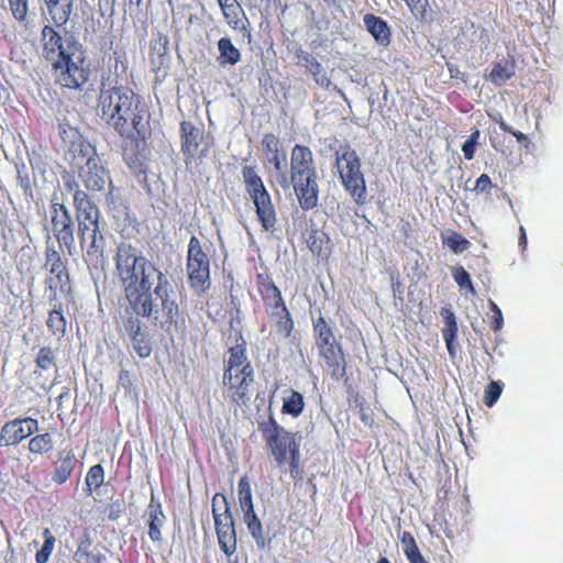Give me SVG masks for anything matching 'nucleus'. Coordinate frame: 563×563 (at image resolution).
Segmentation results:
<instances>
[{
    "instance_id": "obj_43",
    "label": "nucleus",
    "mask_w": 563,
    "mask_h": 563,
    "mask_svg": "<svg viewBox=\"0 0 563 563\" xmlns=\"http://www.w3.org/2000/svg\"><path fill=\"white\" fill-rule=\"evenodd\" d=\"M16 180L20 188L23 190V194L26 198L33 197L31 179L29 177V173L26 170L25 165H21L16 167Z\"/></svg>"
},
{
    "instance_id": "obj_7",
    "label": "nucleus",
    "mask_w": 563,
    "mask_h": 563,
    "mask_svg": "<svg viewBox=\"0 0 563 563\" xmlns=\"http://www.w3.org/2000/svg\"><path fill=\"white\" fill-rule=\"evenodd\" d=\"M80 244L82 246L84 254L82 258L87 265L90 276L95 279L99 276L100 272L104 271L106 257L104 251V238L101 233V228L93 225L86 230L79 231Z\"/></svg>"
},
{
    "instance_id": "obj_28",
    "label": "nucleus",
    "mask_w": 563,
    "mask_h": 563,
    "mask_svg": "<svg viewBox=\"0 0 563 563\" xmlns=\"http://www.w3.org/2000/svg\"><path fill=\"white\" fill-rule=\"evenodd\" d=\"M212 515L214 526H227L230 521H234L228 501L221 494H216L212 498Z\"/></svg>"
},
{
    "instance_id": "obj_8",
    "label": "nucleus",
    "mask_w": 563,
    "mask_h": 563,
    "mask_svg": "<svg viewBox=\"0 0 563 563\" xmlns=\"http://www.w3.org/2000/svg\"><path fill=\"white\" fill-rule=\"evenodd\" d=\"M263 432L278 465H282L286 461L287 451H292L294 442L297 444V449L300 448L302 435L299 432H288L283 427L278 426L273 418H269Z\"/></svg>"
},
{
    "instance_id": "obj_24",
    "label": "nucleus",
    "mask_w": 563,
    "mask_h": 563,
    "mask_svg": "<svg viewBox=\"0 0 563 563\" xmlns=\"http://www.w3.org/2000/svg\"><path fill=\"white\" fill-rule=\"evenodd\" d=\"M181 137H183V152L187 156H195L199 142L202 139V131L196 128L190 122H183L180 125Z\"/></svg>"
},
{
    "instance_id": "obj_18",
    "label": "nucleus",
    "mask_w": 563,
    "mask_h": 563,
    "mask_svg": "<svg viewBox=\"0 0 563 563\" xmlns=\"http://www.w3.org/2000/svg\"><path fill=\"white\" fill-rule=\"evenodd\" d=\"M37 420L33 418L15 419L7 422L1 430L0 444L2 442H4L5 445L18 444L37 431Z\"/></svg>"
},
{
    "instance_id": "obj_62",
    "label": "nucleus",
    "mask_w": 563,
    "mask_h": 563,
    "mask_svg": "<svg viewBox=\"0 0 563 563\" xmlns=\"http://www.w3.org/2000/svg\"><path fill=\"white\" fill-rule=\"evenodd\" d=\"M230 530H235L234 528V521H230L227 526H216V532L221 533L222 531L229 532Z\"/></svg>"
},
{
    "instance_id": "obj_32",
    "label": "nucleus",
    "mask_w": 563,
    "mask_h": 563,
    "mask_svg": "<svg viewBox=\"0 0 563 563\" xmlns=\"http://www.w3.org/2000/svg\"><path fill=\"white\" fill-rule=\"evenodd\" d=\"M307 244L312 253L321 255L323 247L330 243L328 234L319 230L316 225H312L307 233Z\"/></svg>"
},
{
    "instance_id": "obj_54",
    "label": "nucleus",
    "mask_w": 563,
    "mask_h": 563,
    "mask_svg": "<svg viewBox=\"0 0 563 563\" xmlns=\"http://www.w3.org/2000/svg\"><path fill=\"white\" fill-rule=\"evenodd\" d=\"M476 146L477 145L475 143H472L467 140L465 141V143L462 146V151H463L466 159H468V161L473 159Z\"/></svg>"
},
{
    "instance_id": "obj_25",
    "label": "nucleus",
    "mask_w": 563,
    "mask_h": 563,
    "mask_svg": "<svg viewBox=\"0 0 563 563\" xmlns=\"http://www.w3.org/2000/svg\"><path fill=\"white\" fill-rule=\"evenodd\" d=\"M148 537L152 541L158 542L162 539L161 527L165 522V516L159 503L155 504V498L152 496L148 506Z\"/></svg>"
},
{
    "instance_id": "obj_57",
    "label": "nucleus",
    "mask_w": 563,
    "mask_h": 563,
    "mask_svg": "<svg viewBox=\"0 0 563 563\" xmlns=\"http://www.w3.org/2000/svg\"><path fill=\"white\" fill-rule=\"evenodd\" d=\"M123 157H124V161L126 162V164L132 167V168H137L141 166V163H140V159L137 158V156H134V155H130L126 151H124L123 153Z\"/></svg>"
},
{
    "instance_id": "obj_37",
    "label": "nucleus",
    "mask_w": 563,
    "mask_h": 563,
    "mask_svg": "<svg viewBox=\"0 0 563 563\" xmlns=\"http://www.w3.org/2000/svg\"><path fill=\"white\" fill-rule=\"evenodd\" d=\"M44 543L35 554L36 563H46L54 550L56 539L48 529L43 531Z\"/></svg>"
},
{
    "instance_id": "obj_31",
    "label": "nucleus",
    "mask_w": 563,
    "mask_h": 563,
    "mask_svg": "<svg viewBox=\"0 0 563 563\" xmlns=\"http://www.w3.org/2000/svg\"><path fill=\"white\" fill-rule=\"evenodd\" d=\"M238 498L240 507L244 515L255 512L252 500V489L249 478L243 476L240 478L238 484Z\"/></svg>"
},
{
    "instance_id": "obj_38",
    "label": "nucleus",
    "mask_w": 563,
    "mask_h": 563,
    "mask_svg": "<svg viewBox=\"0 0 563 563\" xmlns=\"http://www.w3.org/2000/svg\"><path fill=\"white\" fill-rule=\"evenodd\" d=\"M217 537L220 549L227 556H231L236 551L235 530H230L229 532L222 531L221 533H217Z\"/></svg>"
},
{
    "instance_id": "obj_40",
    "label": "nucleus",
    "mask_w": 563,
    "mask_h": 563,
    "mask_svg": "<svg viewBox=\"0 0 563 563\" xmlns=\"http://www.w3.org/2000/svg\"><path fill=\"white\" fill-rule=\"evenodd\" d=\"M104 474L103 467L100 464H96L90 467L86 476V485L89 493L99 488L103 483Z\"/></svg>"
},
{
    "instance_id": "obj_11",
    "label": "nucleus",
    "mask_w": 563,
    "mask_h": 563,
    "mask_svg": "<svg viewBox=\"0 0 563 563\" xmlns=\"http://www.w3.org/2000/svg\"><path fill=\"white\" fill-rule=\"evenodd\" d=\"M51 209L53 233L62 247L70 250L75 242V227L70 212L64 203L58 202L55 198L52 200Z\"/></svg>"
},
{
    "instance_id": "obj_15",
    "label": "nucleus",
    "mask_w": 563,
    "mask_h": 563,
    "mask_svg": "<svg viewBox=\"0 0 563 563\" xmlns=\"http://www.w3.org/2000/svg\"><path fill=\"white\" fill-rule=\"evenodd\" d=\"M267 290L271 292L267 299L269 301L271 317L275 319V331L286 338L290 334L294 327L290 313L284 303L277 286L269 284Z\"/></svg>"
},
{
    "instance_id": "obj_19",
    "label": "nucleus",
    "mask_w": 563,
    "mask_h": 563,
    "mask_svg": "<svg viewBox=\"0 0 563 563\" xmlns=\"http://www.w3.org/2000/svg\"><path fill=\"white\" fill-rule=\"evenodd\" d=\"M328 373L336 380L345 375V360L341 345L335 342L318 349Z\"/></svg>"
},
{
    "instance_id": "obj_23",
    "label": "nucleus",
    "mask_w": 563,
    "mask_h": 563,
    "mask_svg": "<svg viewBox=\"0 0 563 563\" xmlns=\"http://www.w3.org/2000/svg\"><path fill=\"white\" fill-rule=\"evenodd\" d=\"M365 29L371 33L374 40L383 46L390 43V29L385 20L372 13H367L363 18Z\"/></svg>"
},
{
    "instance_id": "obj_16",
    "label": "nucleus",
    "mask_w": 563,
    "mask_h": 563,
    "mask_svg": "<svg viewBox=\"0 0 563 563\" xmlns=\"http://www.w3.org/2000/svg\"><path fill=\"white\" fill-rule=\"evenodd\" d=\"M79 178L85 187L91 191H104L107 187L111 186L109 173L102 165L100 157L87 161L79 169Z\"/></svg>"
},
{
    "instance_id": "obj_41",
    "label": "nucleus",
    "mask_w": 563,
    "mask_h": 563,
    "mask_svg": "<svg viewBox=\"0 0 563 563\" xmlns=\"http://www.w3.org/2000/svg\"><path fill=\"white\" fill-rule=\"evenodd\" d=\"M504 384L500 380H493L485 389L484 402L487 407L492 408L499 399L503 391Z\"/></svg>"
},
{
    "instance_id": "obj_12",
    "label": "nucleus",
    "mask_w": 563,
    "mask_h": 563,
    "mask_svg": "<svg viewBox=\"0 0 563 563\" xmlns=\"http://www.w3.org/2000/svg\"><path fill=\"white\" fill-rule=\"evenodd\" d=\"M49 240L51 236L47 235L44 266L49 271L52 276L46 278V284L51 290L59 289L60 291H65V287L69 283L68 271L62 261L59 252Z\"/></svg>"
},
{
    "instance_id": "obj_48",
    "label": "nucleus",
    "mask_w": 563,
    "mask_h": 563,
    "mask_svg": "<svg viewBox=\"0 0 563 563\" xmlns=\"http://www.w3.org/2000/svg\"><path fill=\"white\" fill-rule=\"evenodd\" d=\"M27 1L29 0H9L12 14L15 19L22 21L27 13Z\"/></svg>"
},
{
    "instance_id": "obj_6",
    "label": "nucleus",
    "mask_w": 563,
    "mask_h": 563,
    "mask_svg": "<svg viewBox=\"0 0 563 563\" xmlns=\"http://www.w3.org/2000/svg\"><path fill=\"white\" fill-rule=\"evenodd\" d=\"M187 274L190 286L197 292L210 287V262L197 236H191L187 250Z\"/></svg>"
},
{
    "instance_id": "obj_36",
    "label": "nucleus",
    "mask_w": 563,
    "mask_h": 563,
    "mask_svg": "<svg viewBox=\"0 0 563 563\" xmlns=\"http://www.w3.org/2000/svg\"><path fill=\"white\" fill-rule=\"evenodd\" d=\"M441 316L444 318L445 327L442 331L444 341H455L457 335V323L454 312L450 308H442Z\"/></svg>"
},
{
    "instance_id": "obj_14",
    "label": "nucleus",
    "mask_w": 563,
    "mask_h": 563,
    "mask_svg": "<svg viewBox=\"0 0 563 563\" xmlns=\"http://www.w3.org/2000/svg\"><path fill=\"white\" fill-rule=\"evenodd\" d=\"M291 183L317 178L313 154L309 147L295 145L290 156Z\"/></svg>"
},
{
    "instance_id": "obj_52",
    "label": "nucleus",
    "mask_w": 563,
    "mask_h": 563,
    "mask_svg": "<svg viewBox=\"0 0 563 563\" xmlns=\"http://www.w3.org/2000/svg\"><path fill=\"white\" fill-rule=\"evenodd\" d=\"M218 3L221 7L224 16H229L230 11H234L239 8L236 0H218Z\"/></svg>"
},
{
    "instance_id": "obj_5",
    "label": "nucleus",
    "mask_w": 563,
    "mask_h": 563,
    "mask_svg": "<svg viewBox=\"0 0 563 563\" xmlns=\"http://www.w3.org/2000/svg\"><path fill=\"white\" fill-rule=\"evenodd\" d=\"M336 166L344 188L357 203H362L366 197V185L361 172V161L356 153L351 150H345L342 153L338 151Z\"/></svg>"
},
{
    "instance_id": "obj_9",
    "label": "nucleus",
    "mask_w": 563,
    "mask_h": 563,
    "mask_svg": "<svg viewBox=\"0 0 563 563\" xmlns=\"http://www.w3.org/2000/svg\"><path fill=\"white\" fill-rule=\"evenodd\" d=\"M230 356L227 362L229 372H234L235 378H240L236 386V396L239 400L244 402L249 386L254 382V371L251 363L247 361L246 351L243 344H236L230 350Z\"/></svg>"
},
{
    "instance_id": "obj_60",
    "label": "nucleus",
    "mask_w": 563,
    "mask_h": 563,
    "mask_svg": "<svg viewBox=\"0 0 563 563\" xmlns=\"http://www.w3.org/2000/svg\"><path fill=\"white\" fill-rule=\"evenodd\" d=\"M284 159H285V157L282 159L279 157L278 153H275L274 156L272 157L271 162L273 163L276 172L284 170V167H285V165L283 164Z\"/></svg>"
},
{
    "instance_id": "obj_53",
    "label": "nucleus",
    "mask_w": 563,
    "mask_h": 563,
    "mask_svg": "<svg viewBox=\"0 0 563 563\" xmlns=\"http://www.w3.org/2000/svg\"><path fill=\"white\" fill-rule=\"evenodd\" d=\"M277 143L278 142L273 134H267L263 139V146L265 147V150L273 152L274 154L278 153Z\"/></svg>"
},
{
    "instance_id": "obj_58",
    "label": "nucleus",
    "mask_w": 563,
    "mask_h": 563,
    "mask_svg": "<svg viewBox=\"0 0 563 563\" xmlns=\"http://www.w3.org/2000/svg\"><path fill=\"white\" fill-rule=\"evenodd\" d=\"M449 71L452 78L461 79L466 82V76L459 69V67L450 65Z\"/></svg>"
},
{
    "instance_id": "obj_47",
    "label": "nucleus",
    "mask_w": 563,
    "mask_h": 563,
    "mask_svg": "<svg viewBox=\"0 0 563 563\" xmlns=\"http://www.w3.org/2000/svg\"><path fill=\"white\" fill-rule=\"evenodd\" d=\"M416 18L424 19L428 11V0H405Z\"/></svg>"
},
{
    "instance_id": "obj_10",
    "label": "nucleus",
    "mask_w": 563,
    "mask_h": 563,
    "mask_svg": "<svg viewBox=\"0 0 563 563\" xmlns=\"http://www.w3.org/2000/svg\"><path fill=\"white\" fill-rule=\"evenodd\" d=\"M41 56L53 65L59 62L66 54L67 48L71 44H80L74 36L66 37L62 35L51 25H45L41 32Z\"/></svg>"
},
{
    "instance_id": "obj_51",
    "label": "nucleus",
    "mask_w": 563,
    "mask_h": 563,
    "mask_svg": "<svg viewBox=\"0 0 563 563\" xmlns=\"http://www.w3.org/2000/svg\"><path fill=\"white\" fill-rule=\"evenodd\" d=\"M240 378H235L234 372H229V368L225 367L224 374H223V384L225 386H229L230 388H234L236 390V386L240 382ZM234 396H236V391L234 393Z\"/></svg>"
},
{
    "instance_id": "obj_61",
    "label": "nucleus",
    "mask_w": 563,
    "mask_h": 563,
    "mask_svg": "<svg viewBox=\"0 0 563 563\" xmlns=\"http://www.w3.org/2000/svg\"><path fill=\"white\" fill-rule=\"evenodd\" d=\"M520 231V236H519V246L522 249V251L526 250L527 247V235H526V230L523 227H520L519 229Z\"/></svg>"
},
{
    "instance_id": "obj_45",
    "label": "nucleus",
    "mask_w": 563,
    "mask_h": 563,
    "mask_svg": "<svg viewBox=\"0 0 563 563\" xmlns=\"http://www.w3.org/2000/svg\"><path fill=\"white\" fill-rule=\"evenodd\" d=\"M51 435L48 433L34 437L30 443L29 449L33 453L46 452L51 449Z\"/></svg>"
},
{
    "instance_id": "obj_55",
    "label": "nucleus",
    "mask_w": 563,
    "mask_h": 563,
    "mask_svg": "<svg viewBox=\"0 0 563 563\" xmlns=\"http://www.w3.org/2000/svg\"><path fill=\"white\" fill-rule=\"evenodd\" d=\"M276 181L282 188L288 189L291 185V177L288 178L285 170L277 172Z\"/></svg>"
},
{
    "instance_id": "obj_42",
    "label": "nucleus",
    "mask_w": 563,
    "mask_h": 563,
    "mask_svg": "<svg viewBox=\"0 0 563 563\" xmlns=\"http://www.w3.org/2000/svg\"><path fill=\"white\" fill-rule=\"evenodd\" d=\"M35 362H36V365L44 371H47V369L54 367L55 366V355H54L53 350L48 346L41 347L37 353Z\"/></svg>"
},
{
    "instance_id": "obj_46",
    "label": "nucleus",
    "mask_w": 563,
    "mask_h": 563,
    "mask_svg": "<svg viewBox=\"0 0 563 563\" xmlns=\"http://www.w3.org/2000/svg\"><path fill=\"white\" fill-rule=\"evenodd\" d=\"M445 244L455 253H462L467 250L470 242L461 234H453L445 239Z\"/></svg>"
},
{
    "instance_id": "obj_59",
    "label": "nucleus",
    "mask_w": 563,
    "mask_h": 563,
    "mask_svg": "<svg viewBox=\"0 0 563 563\" xmlns=\"http://www.w3.org/2000/svg\"><path fill=\"white\" fill-rule=\"evenodd\" d=\"M504 324V318L501 311H498V313H494V322H493V330L499 331L503 328Z\"/></svg>"
},
{
    "instance_id": "obj_4",
    "label": "nucleus",
    "mask_w": 563,
    "mask_h": 563,
    "mask_svg": "<svg viewBox=\"0 0 563 563\" xmlns=\"http://www.w3.org/2000/svg\"><path fill=\"white\" fill-rule=\"evenodd\" d=\"M242 177L245 189L252 198L258 220L266 231H274L277 219L271 195L266 190L262 178L257 175L255 167L244 166Z\"/></svg>"
},
{
    "instance_id": "obj_56",
    "label": "nucleus",
    "mask_w": 563,
    "mask_h": 563,
    "mask_svg": "<svg viewBox=\"0 0 563 563\" xmlns=\"http://www.w3.org/2000/svg\"><path fill=\"white\" fill-rule=\"evenodd\" d=\"M290 455H291L290 468L292 472L294 470H296L299 466V459H300L299 449H297V444L295 442L292 444V451L290 452Z\"/></svg>"
},
{
    "instance_id": "obj_22",
    "label": "nucleus",
    "mask_w": 563,
    "mask_h": 563,
    "mask_svg": "<svg viewBox=\"0 0 563 563\" xmlns=\"http://www.w3.org/2000/svg\"><path fill=\"white\" fill-rule=\"evenodd\" d=\"M71 166L81 169L84 164L90 158H99L96 148L85 140H78L71 143L67 153Z\"/></svg>"
},
{
    "instance_id": "obj_64",
    "label": "nucleus",
    "mask_w": 563,
    "mask_h": 563,
    "mask_svg": "<svg viewBox=\"0 0 563 563\" xmlns=\"http://www.w3.org/2000/svg\"><path fill=\"white\" fill-rule=\"evenodd\" d=\"M512 134L517 139L518 142H520V143H527L528 142V137L523 133H521L520 131H514Z\"/></svg>"
},
{
    "instance_id": "obj_17",
    "label": "nucleus",
    "mask_w": 563,
    "mask_h": 563,
    "mask_svg": "<svg viewBox=\"0 0 563 563\" xmlns=\"http://www.w3.org/2000/svg\"><path fill=\"white\" fill-rule=\"evenodd\" d=\"M74 205L77 211V221L79 231L100 227V211L95 202L91 201L88 194L79 188L74 192Z\"/></svg>"
},
{
    "instance_id": "obj_44",
    "label": "nucleus",
    "mask_w": 563,
    "mask_h": 563,
    "mask_svg": "<svg viewBox=\"0 0 563 563\" xmlns=\"http://www.w3.org/2000/svg\"><path fill=\"white\" fill-rule=\"evenodd\" d=\"M452 275L455 283L461 287L468 289L472 294L475 292L470 274L462 266H456L452 269Z\"/></svg>"
},
{
    "instance_id": "obj_39",
    "label": "nucleus",
    "mask_w": 563,
    "mask_h": 563,
    "mask_svg": "<svg viewBox=\"0 0 563 563\" xmlns=\"http://www.w3.org/2000/svg\"><path fill=\"white\" fill-rule=\"evenodd\" d=\"M48 329L58 338L65 334L66 320L59 310H52L46 321Z\"/></svg>"
},
{
    "instance_id": "obj_34",
    "label": "nucleus",
    "mask_w": 563,
    "mask_h": 563,
    "mask_svg": "<svg viewBox=\"0 0 563 563\" xmlns=\"http://www.w3.org/2000/svg\"><path fill=\"white\" fill-rule=\"evenodd\" d=\"M74 465L75 459L70 454V452H67L66 455L60 457L59 461L57 462L53 479L58 484L65 483L69 477L74 468Z\"/></svg>"
},
{
    "instance_id": "obj_49",
    "label": "nucleus",
    "mask_w": 563,
    "mask_h": 563,
    "mask_svg": "<svg viewBox=\"0 0 563 563\" xmlns=\"http://www.w3.org/2000/svg\"><path fill=\"white\" fill-rule=\"evenodd\" d=\"M400 540H401V544H402V548H404L405 555L410 554V553L419 550L418 547H417L416 540L411 536V533H409L407 531L402 532V536H401Z\"/></svg>"
},
{
    "instance_id": "obj_27",
    "label": "nucleus",
    "mask_w": 563,
    "mask_h": 563,
    "mask_svg": "<svg viewBox=\"0 0 563 563\" xmlns=\"http://www.w3.org/2000/svg\"><path fill=\"white\" fill-rule=\"evenodd\" d=\"M247 530L254 539L258 549L264 550L271 542L267 533L264 531L263 525L255 512L246 514L243 516Z\"/></svg>"
},
{
    "instance_id": "obj_13",
    "label": "nucleus",
    "mask_w": 563,
    "mask_h": 563,
    "mask_svg": "<svg viewBox=\"0 0 563 563\" xmlns=\"http://www.w3.org/2000/svg\"><path fill=\"white\" fill-rule=\"evenodd\" d=\"M123 329L129 339L128 347L140 358L150 357L153 351V342L142 321L136 317H129L123 322Z\"/></svg>"
},
{
    "instance_id": "obj_30",
    "label": "nucleus",
    "mask_w": 563,
    "mask_h": 563,
    "mask_svg": "<svg viewBox=\"0 0 563 563\" xmlns=\"http://www.w3.org/2000/svg\"><path fill=\"white\" fill-rule=\"evenodd\" d=\"M313 332L318 349L336 342L332 328L321 316L313 323Z\"/></svg>"
},
{
    "instance_id": "obj_1",
    "label": "nucleus",
    "mask_w": 563,
    "mask_h": 563,
    "mask_svg": "<svg viewBox=\"0 0 563 563\" xmlns=\"http://www.w3.org/2000/svg\"><path fill=\"white\" fill-rule=\"evenodd\" d=\"M115 268L133 312L159 322L169 332L176 324L179 308L167 275L129 243L118 245Z\"/></svg>"
},
{
    "instance_id": "obj_2",
    "label": "nucleus",
    "mask_w": 563,
    "mask_h": 563,
    "mask_svg": "<svg viewBox=\"0 0 563 563\" xmlns=\"http://www.w3.org/2000/svg\"><path fill=\"white\" fill-rule=\"evenodd\" d=\"M98 108L106 123L128 139L145 140L151 132L150 112L140 97L129 87L102 80Z\"/></svg>"
},
{
    "instance_id": "obj_20",
    "label": "nucleus",
    "mask_w": 563,
    "mask_h": 563,
    "mask_svg": "<svg viewBox=\"0 0 563 563\" xmlns=\"http://www.w3.org/2000/svg\"><path fill=\"white\" fill-rule=\"evenodd\" d=\"M291 186L302 210L308 211L317 207L319 197L317 178L291 183Z\"/></svg>"
},
{
    "instance_id": "obj_63",
    "label": "nucleus",
    "mask_w": 563,
    "mask_h": 563,
    "mask_svg": "<svg viewBox=\"0 0 563 563\" xmlns=\"http://www.w3.org/2000/svg\"><path fill=\"white\" fill-rule=\"evenodd\" d=\"M479 136H481V132H479V130L476 129L475 131L472 132V134L470 135L467 141L475 143L477 145Z\"/></svg>"
},
{
    "instance_id": "obj_35",
    "label": "nucleus",
    "mask_w": 563,
    "mask_h": 563,
    "mask_svg": "<svg viewBox=\"0 0 563 563\" xmlns=\"http://www.w3.org/2000/svg\"><path fill=\"white\" fill-rule=\"evenodd\" d=\"M303 397L300 393L290 390L289 396L284 397L283 412L298 417L303 410Z\"/></svg>"
},
{
    "instance_id": "obj_3",
    "label": "nucleus",
    "mask_w": 563,
    "mask_h": 563,
    "mask_svg": "<svg viewBox=\"0 0 563 563\" xmlns=\"http://www.w3.org/2000/svg\"><path fill=\"white\" fill-rule=\"evenodd\" d=\"M68 54L53 65L56 81L65 88L79 89L89 80L91 68L82 44H71Z\"/></svg>"
},
{
    "instance_id": "obj_26",
    "label": "nucleus",
    "mask_w": 563,
    "mask_h": 563,
    "mask_svg": "<svg viewBox=\"0 0 563 563\" xmlns=\"http://www.w3.org/2000/svg\"><path fill=\"white\" fill-rule=\"evenodd\" d=\"M44 2L52 20L58 26L66 24L71 14L73 0H44Z\"/></svg>"
},
{
    "instance_id": "obj_33",
    "label": "nucleus",
    "mask_w": 563,
    "mask_h": 563,
    "mask_svg": "<svg viewBox=\"0 0 563 563\" xmlns=\"http://www.w3.org/2000/svg\"><path fill=\"white\" fill-rule=\"evenodd\" d=\"M515 75V67L509 62H498L494 65L489 79L496 86H503L509 78Z\"/></svg>"
},
{
    "instance_id": "obj_29",
    "label": "nucleus",
    "mask_w": 563,
    "mask_h": 563,
    "mask_svg": "<svg viewBox=\"0 0 563 563\" xmlns=\"http://www.w3.org/2000/svg\"><path fill=\"white\" fill-rule=\"evenodd\" d=\"M220 56L218 58L221 66L235 65L241 59L240 51L232 44L229 37H221L218 42Z\"/></svg>"
},
{
    "instance_id": "obj_50",
    "label": "nucleus",
    "mask_w": 563,
    "mask_h": 563,
    "mask_svg": "<svg viewBox=\"0 0 563 563\" xmlns=\"http://www.w3.org/2000/svg\"><path fill=\"white\" fill-rule=\"evenodd\" d=\"M492 188V180L488 175L482 174L477 180L474 190L477 192H489Z\"/></svg>"
},
{
    "instance_id": "obj_21",
    "label": "nucleus",
    "mask_w": 563,
    "mask_h": 563,
    "mask_svg": "<svg viewBox=\"0 0 563 563\" xmlns=\"http://www.w3.org/2000/svg\"><path fill=\"white\" fill-rule=\"evenodd\" d=\"M296 57L298 59L297 64L311 74L317 85L322 88H328L331 85L324 68L310 53L300 49L296 53Z\"/></svg>"
}]
</instances>
